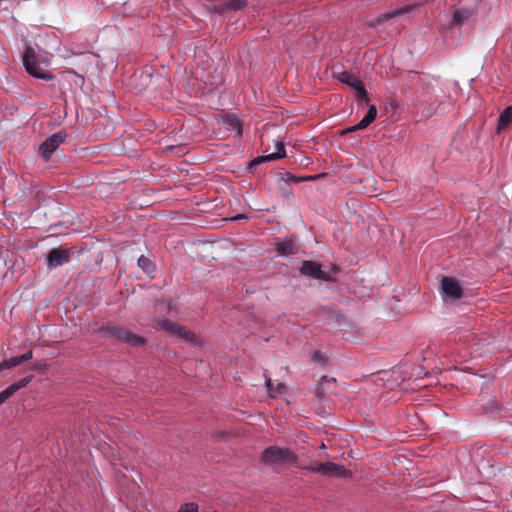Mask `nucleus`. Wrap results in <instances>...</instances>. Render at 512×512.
I'll return each instance as SVG.
<instances>
[{
	"mask_svg": "<svg viewBox=\"0 0 512 512\" xmlns=\"http://www.w3.org/2000/svg\"><path fill=\"white\" fill-rule=\"evenodd\" d=\"M261 460L267 465L294 464L297 456L288 448L271 446L263 451Z\"/></svg>",
	"mask_w": 512,
	"mask_h": 512,
	"instance_id": "obj_1",
	"label": "nucleus"
},
{
	"mask_svg": "<svg viewBox=\"0 0 512 512\" xmlns=\"http://www.w3.org/2000/svg\"><path fill=\"white\" fill-rule=\"evenodd\" d=\"M305 469L329 477L348 478L352 475L351 472L345 469L344 466L334 462L321 463L315 461L312 462L309 466L305 467Z\"/></svg>",
	"mask_w": 512,
	"mask_h": 512,
	"instance_id": "obj_2",
	"label": "nucleus"
},
{
	"mask_svg": "<svg viewBox=\"0 0 512 512\" xmlns=\"http://www.w3.org/2000/svg\"><path fill=\"white\" fill-rule=\"evenodd\" d=\"M99 330L104 337L118 339L131 346H141L144 344V339L142 337L132 334L118 326H108L106 328L100 327Z\"/></svg>",
	"mask_w": 512,
	"mask_h": 512,
	"instance_id": "obj_3",
	"label": "nucleus"
},
{
	"mask_svg": "<svg viewBox=\"0 0 512 512\" xmlns=\"http://www.w3.org/2000/svg\"><path fill=\"white\" fill-rule=\"evenodd\" d=\"M161 329L175 335L192 345H200L199 337L189 329L180 325L179 322H159Z\"/></svg>",
	"mask_w": 512,
	"mask_h": 512,
	"instance_id": "obj_4",
	"label": "nucleus"
},
{
	"mask_svg": "<svg viewBox=\"0 0 512 512\" xmlns=\"http://www.w3.org/2000/svg\"><path fill=\"white\" fill-rule=\"evenodd\" d=\"M23 64L26 71L36 78L44 80H51L53 78L52 74L42 71L41 67L36 61L35 51L31 47H27L24 51Z\"/></svg>",
	"mask_w": 512,
	"mask_h": 512,
	"instance_id": "obj_5",
	"label": "nucleus"
},
{
	"mask_svg": "<svg viewBox=\"0 0 512 512\" xmlns=\"http://www.w3.org/2000/svg\"><path fill=\"white\" fill-rule=\"evenodd\" d=\"M337 78L342 83L349 85L355 91L356 96L359 100L364 102L368 101L367 91L363 83L354 74L347 71H343L339 73Z\"/></svg>",
	"mask_w": 512,
	"mask_h": 512,
	"instance_id": "obj_6",
	"label": "nucleus"
},
{
	"mask_svg": "<svg viewBox=\"0 0 512 512\" xmlns=\"http://www.w3.org/2000/svg\"><path fill=\"white\" fill-rule=\"evenodd\" d=\"M66 137L67 133L65 131H59L51 135L41 144L40 151L45 161H49L51 154L65 141Z\"/></svg>",
	"mask_w": 512,
	"mask_h": 512,
	"instance_id": "obj_7",
	"label": "nucleus"
},
{
	"mask_svg": "<svg viewBox=\"0 0 512 512\" xmlns=\"http://www.w3.org/2000/svg\"><path fill=\"white\" fill-rule=\"evenodd\" d=\"M71 253L69 250L58 247L51 249L47 254V266L49 269H54L62 266L70 261Z\"/></svg>",
	"mask_w": 512,
	"mask_h": 512,
	"instance_id": "obj_8",
	"label": "nucleus"
},
{
	"mask_svg": "<svg viewBox=\"0 0 512 512\" xmlns=\"http://www.w3.org/2000/svg\"><path fill=\"white\" fill-rule=\"evenodd\" d=\"M300 272L302 275L318 280L330 281L332 279L327 272L321 269V265L314 261H303Z\"/></svg>",
	"mask_w": 512,
	"mask_h": 512,
	"instance_id": "obj_9",
	"label": "nucleus"
},
{
	"mask_svg": "<svg viewBox=\"0 0 512 512\" xmlns=\"http://www.w3.org/2000/svg\"><path fill=\"white\" fill-rule=\"evenodd\" d=\"M441 289L443 294L452 300L459 299L463 295L461 286L451 277H443L441 281Z\"/></svg>",
	"mask_w": 512,
	"mask_h": 512,
	"instance_id": "obj_10",
	"label": "nucleus"
},
{
	"mask_svg": "<svg viewBox=\"0 0 512 512\" xmlns=\"http://www.w3.org/2000/svg\"><path fill=\"white\" fill-rule=\"evenodd\" d=\"M416 7H418L417 4H413V5H406L402 8H399V9H395L391 12H386V13H383L381 15H379L377 18H375L373 21H371L369 23V26L370 27H375L385 21H388L392 18H395L397 16H401V15H404L406 13H409L410 11H412L413 9H415Z\"/></svg>",
	"mask_w": 512,
	"mask_h": 512,
	"instance_id": "obj_11",
	"label": "nucleus"
},
{
	"mask_svg": "<svg viewBox=\"0 0 512 512\" xmlns=\"http://www.w3.org/2000/svg\"><path fill=\"white\" fill-rule=\"evenodd\" d=\"M376 116H377V109L374 105H371L369 107L366 115L363 117V119L356 125L351 126V127L347 128L346 130H344L342 134L351 133V132L365 129L375 120Z\"/></svg>",
	"mask_w": 512,
	"mask_h": 512,
	"instance_id": "obj_12",
	"label": "nucleus"
},
{
	"mask_svg": "<svg viewBox=\"0 0 512 512\" xmlns=\"http://www.w3.org/2000/svg\"><path fill=\"white\" fill-rule=\"evenodd\" d=\"M221 122L226 129L235 131L237 136L240 137L242 135V124L235 114H224L221 118Z\"/></svg>",
	"mask_w": 512,
	"mask_h": 512,
	"instance_id": "obj_13",
	"label": "nucleus"
},
{
	"mask_svg": "<svg viewBox=\"0 0 512 512\" xmlns=\"http://www.w3.org/2000/svg\"><path fill=\"white\" fill-rule=\"evenodd\" d=\"M32 357H33V351L29 350L20 356H15V357L10 358L9 360H5L0 363V371L18 366V365L22 364L23 362H26V361L32 359Z\"/></svg>",
	"mask_w": 512,
	"mask_h": 512,
	"instance_id": "obj_14",
	"label": "nucleus"
},
{
	"mask_svg": "<svg viewBox=\"0 0 512 512\" xmlns=\"http://www.w3.org/2000/svg\"><path fill=\"white\" fill-rule=\"evenodd\" d=\"M276 153H272L266 156L258 157L253 161V164H259L264 161H275L285 157L284 143L281 141L276 142Z\"/></svg>",
	"mask_w": 512,
	"mask_h": 512,
	"instance_id": "obj_15",
	"label": "nucleus"
},
{
	"mask_svg": "<svg viewBox=\"0 0 512 512\" xmlns=\"http://www.w3.org/2000/svg\"><path fill=\"white\" fill-rule=\"evenodd\" d=\"M275 249L280 256L286 257L294 255L297 252V248L292 240H282L276 243Z\"/></svg>",
	"mask_w": 512,
	"mask_h": 512,
	"instance_id": "obj_16",
	"label": "nucleus"
},
{
	"mask_svg": "<svg viewBox=\"0 0 512 512\" xmlns=\"http://www.w3.org/2000/svg\"><path fill=\"white\" fill-rule=\"evenodd\" d=\"M473 14L471 9L467 8H459L453 12L451 25L452 26H461L465 21H467Z\"/></svg>",
	"mask_w": 512,
	"mask_h": 512,
	"instance_id": "obj_17",
	"label": "nucleus"
},
{
	"mask_svg": "<svg viewBox=\"0 0 512 512\" xmlns=\"http://www.w3.org/2000/svg\"><path fill=\"white\" fill-rule=\"evenodd\" d=\"M512 122V105L505 108L498 119L497 130H504Z\"/></svg>",
	"mask_w": 512,
	"mask_h": 512,
	"instance_id": "obj_18",
	"label": "nucleus"
},
{
	"mask_svg": "<svg viewBox=\"0 0 512 512\" xmlns=\"http://www.w3.org/2000/svg\"><path fill=\"white\" fill-rule=\"evenodd\" d=\"M138 266L148 275L155 272V265L143 255L138 258Z\"/></svg>",
	"mask_w": 512,
	"mask_h": 512,
	"instance_id": "obj_19",
	"label": "nucleus"
},
{
	"mask_svg": "<svg viewBox=\"0 0 512 512\" xmlns=\"http://www.w3.org/2000/svg\"><path fill=\"white\" fill-rule=\"evenodd\" d=\"M247 5L246 0H229L222 8L223 11H239Z\"/></svg>",
	"mask_w": 512,
	"mask_h": 512,
	"instance_id": "obj_20",
	"label": "nucleus"
},
{
	"mask_svg": "<svg viewBox=\"0 0 512 512\" xmlns=\"http://www.w3.org/2000/svg\"><path fill=\"white\" fill-rule=\"evenodd\" d=\"M32 375H29L23 379H21L20 381L16 382V383H13L12 385H10L8 388L10 389V391L12 392V394H14L16 391H18L19 389L23 388V387H26L29 382L32 380Z\"/></svg>",
	"mask_w": 512,
	"mask_h": 512,
	"instance_id": "obj_21",
	"label": "nucleus"
},
{
	"mask_svg": "<svg viewBox=\"0 0 512 512\" xmlns=\"http://www.w3.org/2000/svg\"><path fill=\"white\" fill-rule=\"evenodd\" d=\"M311 359L315 364L320 366H326L328 364V358L318 350L313 352Z\"/></svg>",
	"mask_w": 512,
	"mask_h": 512,
	"instance_id": "obj_22",
	"label": "nucleus"
},
{
	"mask_svg": "<svg viewBox=\"0 0 512 512\" xmlns=\"http://www.w3.org/2000/svg\"><path fill=\"white\" fill-rule=\"evenodd\" d=\"M266 387L270 392L275 391L278 394H282L286 389V387L283 383H278L276 385V388L274 389L273 385H272V380L270 378L266 379Z\"/></svg>",
	"mask_w": 512,
	"mask_h": 512,
	"instance_id": "obj_23",
	"label": "nucleus"
},
{
	"mask_svg": "<svg viewBox=\"0 0 512 512\" xmlns=\"http://www.w3.org/2000/svg\"><path fill=\"white\" fill-rule=\"evenodd\" d=\"M177 512H198V505L195 503H186L181 505Z\"/></svg>",
	"mask_w": 512,
	"mask_h": 512,
	"instance_id": "obj_24",
	"label": "nucleus"
},
{
	"mask_svg": "<svg viewBox=\"0 0 512 512\" xmlns=\"http://www.w3.org/2000/svg\"><path fill=\"white\" fill-rule=\"evenodd\" d=\"M12 392L10 391V389L7 387L6 389H4L3 391L0 392V406L7 400L9 399L11 396H12Z\"/></svg>",
	"mask_w": 512,
	"mask_h": 512,
	"instance_id": "obj_25",
	"label": "nucleus"
},
{
	"mask_svg": "<svg viewBox=\"0 0 512 512\" xmlns=\"http://www.w3.org/2000/svg\"><path fill=\"white\" fill-rule=\"evenodd\" d=\"M328 311H329L330 320H342L343 319V315H341V313L339 311H337L336 309L329 308Z\"/></svg>",
	"mask_w": 512,
	"mask_h": 512,
	"instance_id": "obj_26",
	"label": "nucleus"
},
{
	"mask_svg": "<svg viewBox=\"0 0 512 512\" xmlns=\"http://www.w3.org/2000/svg\"><path fill=\"white\" fill-rule=\"evenodd\" d=\"M335 382V378H328L327 376H322L320 379V385H323L324 382Z\"/></svg>",
	"mask_w": 512,
	"mask_h": 512,
	"instance_id": "obj_27",
	"label": "nucleus"
},
{
	"mask_svg": "<svg viewBox=\"0 0 512 512\" xmlns=\"http://www.w3.org/2000/svg\"><path fill=\"white\" fill-rule=\"evenodd\" d=\"M161 307H165L168 310H170L171 309V304L167 303V302H161V303H159V308L161 309Z\"/></svg>",
	"mask_w": 512,
	"mask_h": 512,
	"instance_id": "obj_28",
	"label": "nucleus"
},
{
	"mask_svg": "<svg viewBox=\"0 0 512 512\" xmlns=\"http://www.w3.org/2000/svg\"><path fill=\"white\" fill-rule=\"evenodd\" d=\"M239 219H247V217L243 214H238L237 216L232 218V220H239Z\"/></svg>",
	"mask_w": 512,
	"mask_h": 512,
	"instance_id": "obj_29",
	"label": "nucleus"
},
{
	"mask_svg": "<svg viewBox=\"0 0 512 512\" xmlns=\"http://www.w3.org/2000/svg\"><path fill=\"white\" fill-rule=\"evenodd\" d=\"M294 181H295V182H299V181H300V179H299V178H294Z\"/></svg>",
	"mask_w": 512,
	"mask_h": 512,
	"instance_id": "obj_30",
	"label": "nucleus"
}]
</instances>
